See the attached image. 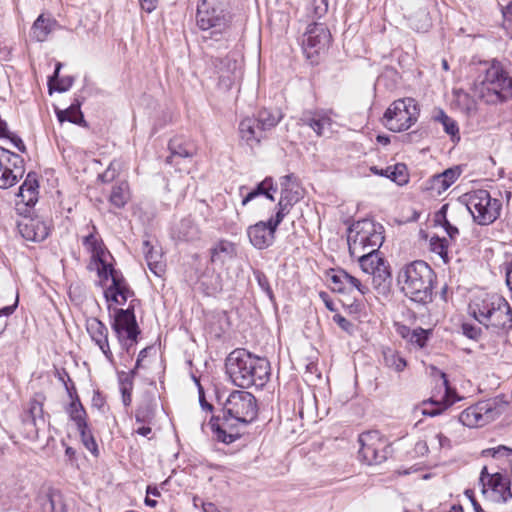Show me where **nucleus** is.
Masks as SVG:
<instances>
[{"instance_id": "a211bd4d", "label": "nucleus", "mask_w": 512, "mask_h": 512, "mask_svg": "<svg viewBox=\"0 0 512 512\" xmlns=\"http://www.w3.org/2000/svg\"><path fill=\"white\" fill-rule=\"evenodd\" d=\"M277 220V215L268 221H259L247 229L250 243L257 249H265L274 242L275 232L282 221Z\"/></svg>"}, {"instance_id": "79ce46f5", "label": "nucleus", "mask_w": 512, "mask_h": 512, "mask_svg": "<svg viewBox=\"0 0 512 512\" xmlns=\"http://www.w3.org/2000/svg\"><path fill=\"white\" fill-rule=\"evenodd\" d=\"M83 245L89 252H91L93 260L100 259L105 256L103 243L93 232L84 237Z\"/></svg>"}, {"instance_id": "cd10ccee", "label": "nucleus", "mask_w": 512, "mask_h": 512, "mask_svg": "<svg viewBox=\"0 0 512 512\" xmlns=\"http://www.w3.org/2000/svg\"><path fill=\"white\" fill-rule=\"evenodd\" d=\"M38 181L35 173H28L19 188L17 196L26 206H34L38 200Z\"/></svg>"}, {"instance_id": "052dcab7", "label": "nucleus", "mask_w": 512, "mask_h": 512, "mask_svg": "<svg viewBox=\"0 0 512 512\" xmlns=\"http://www.w3.org/2000/svg\"><path fill=\"white\" fill-rule=\"evenodd\" d=\"M509 453H512V449L508 448L504 445H500L495 448H489V449H486L483 451L484 455H491L493 457H496L497 455H504V454H509Z\"/></svg>"}, {"instance_id": "69168bd1", "label": "nucleus", "mask_w": 512, "mask_h": 512, "mask_svg": "<svg viewBox=\"0 0 512 512\" xmlns=\"http://www.w3.org/2000/svg\"><path fill=\"white\" fill-rule=\"evenodd\" d=\"M141 8L147 13L155 10L156 6L152 0H140Z\"/></svg>"}, {"instance_id": "f257e3e1", "label": "nucleus", "mask_w": 512, "mask_h": 512, "mask_svg": "<svg viewBox=\"0 0 512 512\" xmlns=\"http://www.w3.org/2000/svg\"><path fill=\"white\" fill-rule=\"evenodd\" d=\"M258 413L255 396L243 390L231 392L223 407V417L212 418L210 425L218 441L230 444L240 438L238 425L251 423Z\"/></svg>"}, {"instance_id": "c85d7f7f", "label": "nucleus", "mask_w": 512, "mask_h": 512, "mask_svg": "<svg viewBox=\"0 0 512 512\" xmlns=\"http://www.w3.org/2000/svg\"><path fill=\"white\" fill-rule=\"evenodd\" d=\"M487 487L497 494L498 500L506 502L508 499L512 498L509 481L499 472L491 474L489 480L486 482V488Z\"/></svg>"}, {"instance_id": "bf43d9fd", "label": "nucleus", "mask_w": 512, "mask_h": 512, "mask_svg": "<svg viewBox=\"0 0 512 512\" xmlns=\"http://www.w3.org/2000/svg\"><path fill=\"white\" fill-rule=\"evenodd\" d=\"M5 138L8 139L12 143V145L21 153H26V146L19 136L10 132Z\"/></svg>"}, {"instance_id": "4468645a", "label": "nucleus", "mask_w": 512, "mask_h": 512, "mask_svg": "<svg viewBox=\"0 0 512 512\" xmlns=\"http://www.w3.org/2000/svg\"><path fill=\"white\" fill-rule=\"evenodd\" d=\"M25 164L23 158L0 146V188L8 189L23 177Z\"/></svg>"}, {"instance_id": "7c9ffc66", "label": "nucleus", "mask_w": 512, "mask_h": 512, "mask_svg": "<svg viewBox=\"0 0 512 512\" xmlns=\"http://www.w3.org/2000/svg\"><path fill=\"white\" fill-rule=\"evenodd\" d=\"M461 175V169L458 166L448 168L440 174L433 176L432 188L438 193L446 191Z\"/></svg>"}, {"instance_id": "dca6fc26", "label": "nucleus", "mask_w": 512, "mask_h": 512, "mask_svg": "<svg viewBox=\"0 0 512 512\" xmlns=\"http://www.w3.org/2000/svg\"><path fill=\"white\" fill-rule=\"evenodd\" d=\"M42 395H36L29 401L28 408L21 415L22 434L25 438L36 440L39 436V430L44 427L46 420L44 417Z\"/></svg>"}, {"instance_id": "aec40b11", "label": "nucleus", "mask_w": 512, "mask_h": 512, "mask_svg": "<svg viewBox=\"0 0 512 512\" xmlns=\"http://www.w3.org/2000/svg\"><path fill=\"white\" fill-rule=\"evenodd\" d=\"M330 287L333 291L339 293H351L357 290L361 295H365L369 289L361 281L347 273L343 269L331 270L329 273Z\"/></svg>"}, {"instance_id": "9b49d317", "label": "nucleus", "mask_w": 512, "mask_h": 512, "mask_svg": "<svg viewBox=\"0 0 512 512\" xmlns=\"http://www.w3.org/2000/svg\"><path fill=\"white\" fill-rule=\"evenodd\" d=\"M507 405L508 402L499 397L478 402L463 410L459 415V421L467 427H481L498 418Z\"/></svg>"}, {"instance_id": "603ef678", "label": "nucleus", "mask_w": 512, "mask_h": 512, "mask_svg": "<svg viewBox=\"0 0 512 512\" xmlns=\"http://www.w3.org/2000/svg\"><path fill=\"white\" fill-rule=\"evenodd\" d=\"M254 275H255V278H256L260 288L265 292V294L269 297L270 300H273V298H274L273 291L270 287V284H269V281H268V278L266 277V275L261 271H255Z\"/></svg>"}, {"instance_id": "a878e982", "label": "nucleus", "mask_w": 512, "mask_h": 512, "mask_svg": "<svg viewBox=\"0 0 512 512\" xmlns=\"http://www.w3.org/2000/svg\"><path fill=\"white\" fill-rule=\"evenodd\" d=\"M239 133L241 139L250 147L259 144L265 136V132L261 129L257 120L251 117H247L240 122Z\"/></svg>"}, {"instance_id": "e2e57ef3", "label": "nucleus", "mask_w": 512, "mask_h": 512, "mask_svg": "<svg viewBox=\"0 0 512 512\" xmlns=\"http://www.w3.org/2000/svg\"><path fill=\"white\" fill-rule=\"evenodd\" d=\"M491 476L490 473H488V470H487V467L484 466L481 470V473H480V478H479V481L482 485V492L485 493L486 492V482L489 480V477Z\"/></svg>"}, {"instance_id": "2eb2a0df", "label": "nucleus", "mask_w": 512, "mask_h": 512, "mask_svg": "<svg viewBox=\"0 0 512 512\" xmlns=\"http://www.w3.org/2000/svg\"><path fill=\"white\" fill-rule=\"evenodd\" d=\"M360 458L368 465L381 464L387 459L389 447L377 431H369L359 436Z\"/></svg>"}, {"instance_id": "2f4dec72", "label": "nucleus", "mask_w": 512, "mask_h": 512, "mask_svg": "<svg viewBox=\"0 0 512 512\" xmlns=\"http://www.w3.org/2000/svg\"><path fill=\"white\" fill-rule=\"evenodd\" d=\"M215 68L219 73V80L226 87H229L234 79V74L237 69V62L229 57L226 58H216L213 61Z\"/></svg>"}, {"instance_id": "6e6552de", "label": "nucleus", "mask_w": 512, "mask_h": 512, "mask_svg": "<svg viewBox=\"0 0 512 512\" xmlns=\"http://www.w3.org/2000/svg\"><path fill=\"white\" fill-rule=\"evenodd\" d=\"M463 199L474 221L479 225H489L500 216L502 203L492 198L487 190L471 191L464 194Z\"/></svg>"}, {"instance_id": "37998d69", "label": "nucleus", "mask_w": 512, "mask_h": 512, "mask_svg": "<svg viewBox=\"0 0 512 512\" xmlns=\"http://www.w3.org/2000/svg\"><path fill=\"white\" fill-rule=\"evenodd\" d=\"M447 209L448 204H445L440 208V210L435 214V222L445 229L447 235L451 240H455L456 237L459 235V230L456 226L452 225L448 221L446 217Z\"/></svg>"}, {"instance_id": "774afa93", "label": "nucleus", "mask_w": 512, "mask_h": 512, "mask_svg": "<svg viewBox=\"0 0 512 512\" xmlns=\"http://www.w3.org/2000/svg\"><path fill=\"white\" fill-rule=\"evenodd\" d=\"M124 406H129L132 401V390L120 389Z\"/></svg>"}, {"instance_id": "473e14b6", "label": "nucleus", "mask_w": 512, "mask_h": 512, "mask_svg": "<svg viewBox=\"0 0 512 512\" xmlns=\"http://www.w3.org/2000/svg\"><path fill=\"white\" fill-rule=\"evenodd\" d=\"M142 252L150 271L156 276H161L164 272V264L161 261L162 254L154 249L149 241L143 242Z\"/></svg>"}, {"instance_id": "c9c22d12", "label": "nucleus", "mask_w": 512, "mask_h": 512, "mask_svg": "<svg viewBox=\"0 0 512 512\" xmlns=\"http://www.w3.org/2000/svg\"><path fill=\"white\" fill-rule=\"evenodd\" d=\"M130 199L128 183L122 181L113 186L109 196V202L116 208H123Z\"/></svg>"}, {"instance_id": "412c9836", "label": "nucleus", "mask_w": 512, "mask_h": 512, "mask_svg": "<svg viewBox=\"0 0 512 512\" xmlns=\"http://www.w3.org/2000/svg\"><path fill=\"white\" fill-rule=\"evenodd\" d=\"M439 375L443 380L445 395L440 401H436L433 398H430L422 402V414L425 416H437L458 400L456 391L449 386V381L446 374L442 371H439Z\"/></svg>"}, {"instance_id": "a18cd8bd", "label": "nucleus", "mask_w": 512, "mask_h": 512, "mask_svg": "<svg viewBox=\"0 0 512 512\" xmlns=\"http://www.w3.org/2000/svg\"><path fill=\"white\" fill-rule=\"evenodd\" d=\"M383 357L385 365L397 372L403 371L407 365L406 360L391 349L385 350Z\"/></svg>"}, {"instance_id": "6e6d98bb", "label": "nucleus", "mask_w": 512, "mask_h": 512, "mask_svg": "<svg viewBox=\"0 0 512 512\" xmlns=\"http://www.w3.org/2000/svg\"><path fill=\"white\" fill-rule=\"evenodd\" d=\"M50 494L53 497V499H55L53 503V512H65V505L63 504L61 493L58 490L50 487Z\"/></svg>"}, {"instance_id": "c03bdc74", "label": "nucleus", "mask_w": 512, "mask_h": 512, "mask_svg": "<svg viewBox=\"0 0 512 512\" xmlns=\"http://www.w3.org/2000/svg\"><path fill=\"white\" fill-rule=\"evenodd\" d=\"M198 237V228L190 218H184L179 225L178 238L183 241H192Z\"/></svg>"}, {"instance_id": "1a4fd4ad", "label": "nucleus", "mask_w": 512, "mask_h": 512, "mask_svg": "<svg viewBox=\"0 0 512 512\" xmlns=\"http://www.w3.org/2000/svg\"><path fill=\"white\" fill-rule=\"evenodd\" d=\"M97 264V273L101 281L111 279V284L105 287L104 297L107 302L117 305H124L129 297L134 296V292L129 287L126 279L119 270H116L112 264L106 262L104 257L94 259Z\"/></svg>"}, {"instance_id": "09e8293b", "label": "nucleus", "mask_w": 512, "mask_h": 512, "mask_svg": "<svg viewBox=\"0 0 512 512\" xmlns=\"http://www.w3.org/2000/svg\"><path fill=\"white\" fill-rule=\"evenodd\" d=\"M80 433L81 441L83 445L94 455L97 454L98 448L94 436L89 428L88 424H85V428H77Z\"/></svg>"}, {"instance_id": "f8f14e48", "label": "nucleus", "mask_w": 512, "mask_h": 512, "mask_svg": "<svg viewBox=\"0 0 512 512\" xmlns=\"http://www.w3.org/2000/svg\"><path fill=\"white\" fill-rule=\"evenodd\" d=\"M119 343L127 353H131V349L137 343L140 334V328L137 324L134 308L129 306L127 309H116L112 323Z\"/></svg>"}, {"instance_id": "bb28decb", "label": "nucleus", "mask_w": 512, "mask_h": 512, "mask_svg": "<svg viewBox=\"0 0 512 512\" xmlns=\"http://www.w3.org/2000/svg\"><path fill=\"white\" fill-rule=\"evenodd\" d=\"M66 390L72 400L67 409L69 417L72 421L75 422L77 428H85V424H88L87 413L76 394V388L74 384H72V386H66Z\"/></svg>"}, {"instance_id": "338daca9", "label": "nucleus", "mask_w": 512, "mask_h": 512, "mask_svg": "<svg viewBox=\"0 0 512 512\" xmlns=\"http://www.w3.org/2000/svg\"><path fill=\"white\" fill-rule=\"evenodd\" d=\"M135 432L143 437H148L151 434L152 429L148 424H141V426L138 427Z\"/></svg>"}, {"instance_id": "423d86ee", "label": "nucleus", "mask_w": 512, "mask_h": 512, "mask_svg": "<svg viewBox=\"0 0 512 512\" xmlns=\"http://www.w3.org/2000/svg\"><path fill=\"white\" fill-rule=\"evenodd\" d=\"M383 241L384 227L372 219L358 220L348 229L347 242L350 255L378 251Z\"/></svg>"}, {"instance_id": "58836bf2", "label": "nucleus", "mask_w": 512, "mask_h": 512, "mask_svg": "<svg viewBox=\"0 0 512 512\" xmlns=\"http://www.w3.org/2000/svg\"><path fill=\"white\" fill-rule=\"evenodd\" d=\"M80 105V102L77 101V103L71 104L67 109L57 111L58 120L60 122L69 121L79 125L84 124L85 120Z\"/></svg>"}, {"instance_id": "b1692460", "label": "nucleus", "mask_w": 512, "mask_h": 512, "mask_svg": "<svg viewBox=\"0 0 512 512\" xmlns=\"http://www.w3.org/2000/svg\"><path fill=\"white\" fill-rule=\"evenodd\" d=\"M86 329L91 339L100 348L106 358L111 359L112 352L108 342V329L105 324L99 319L92 317L87 319Z\"/></svg>"}, {"instance_id": "3c124183", "label": "nucleus", "mask_w": 512, "mask_h": 512, "mask_svg": "<svg viewBox=\"0 0 512 512\" xmlns=\"http://www.w3.org/2000/svg\"><path fill=\"white\" fill-rule=\"evenodd\" d=\"M37 501L42 508V512H53L54 511L53 503H54L55 499H53V497L50 494V487L42 490L39 493V495L37 497Z\"/></svg>"}, {"instance_id": "f704fd0d", "label": "nucleus", "mask_w": 512, "mask_h": 512, "mask_svg": "<svg viewBox=\"0 0 512 512\" xmlns=\"http://www.w3.org/2000/svg\"><path fill=\"white\" fill-rule=\"evenodd\" d=\"M370 170L375 175L387 177L398 185L407 182L406 166L404 164L398 163L394 166H388L385 169H378L376 166H373Z\"/></svg>"}, {"instance_id": "13d9d810", "label": "nucleus", "mask_w": 512, "mask_h": 512, "mask_svg": "<svg viewBox=\"0 0 512 512\" xmlns=\"http://www.w3.org/2000/svg\"><path fill=\"white\" fill-rule=\"evenodd\" d=\"M333 321L344 331L351 333L353 330V324L340 314L333 316Z\"/></svg>"}, {"instance_id": "49530a36", "label": "nucleus", "mask_w": 512, "mask_h": 512, "mask_svg": "<svg viewBox=\"0 0 512 512\" xmlns=\"http://www.w3.org/2000/svg\"><path fill=\"white\" fill-rule=\"evenodd\" d=\"M430 250L443 260L445 264H447L450 260L448 256V242L445 238H440L438 236H433L429 241Z\"/></svg>"}, {"instance_id": "5701e85b", "label": "nucleus", "mask_w": 512, "mask_h": 512, "mask_svg": "<svg viewBox=\"0 0 512 512\" xmlns=\"http://www.w3.org/2000/svg\"><path fill=\"white\" fill-rule=\"evenodd\" d=\"M21 236L33 242H40L49 235L48 225L39 218H24L18 223Z\"/></svg>"}, {"instance_id": "5fc2aeb1", "label": "nucleus", "mask_w": 512, "mask_h": 512, "mask_svg": "<svg viewBox=\"0 0 512 512\" xmlns=\"http://www.w3.org/2000/svg\"><path fill=\"white\" fill-rule=\"evenodd\" d=\"M463 334L469 339L477 340L481 335V329L469 323L462 325Z\"/></svg>"}, {"instance_id": "6ab92c4d", "label": "nucleus", "mask_w": 512, "mask_h": 512, "mask_svg": "<svg viewBox=\"0 0 512 512\" xmlns=\"http://www.w3.org/2000/svg\"><path fill=\"white\" fill-rule=\"evenodd\" d=\"M331 34L328 28L322 23H313L307 27L303 35V48L308 57L324 51L330 43Z\"/></svg>"}, {"instance_id": "a19ab883", "label": "nucleus", "mask_w": 512, "mask_h": 512, "mask_svg": "<svg viewBox=\"0 0 512 512\" xmlns=\"http://www.w3.org/2000/svg\"><path fill=\"white\" fill-rule=\"evenodd\" d=\"M267 190H273L274 192L277 191L276 186H274L273 179L270 177L265 178L263 181L257 184V186L247 193L246 196L242 199V205L246 206L250 201L255 199L258 196L265 195Z\"/></svg>"}, {"instance_id": "4c0bfd02", "label": "nucleus", "mask_w": 512, "mask_h": 512, "mask_svg": "<svg viewBox=\"0 0 512 512\" xmlns=\"http://www.w3.org/2000/svg\"><path fill=\"white\" fill-rule=\"evenodd\" d=\"M434 119L442 124L444 131L451 137L453 142L460 140L457 122L448 116L442 109L438 110Z\"/></svg>"}, {"instance_id": "8fccbe9b", "label": "nucleus", "mask_w": 512, "mask_h": 512, "mask_svg": "<svg viewBox=\"0 0 512 512\" xmlns=\"http://www.w3.org/2000/svg\"><path fill=\"white\" fill-rule=\"evenodd\" d=\"M407 337L412 344L418 346L419 348H423L428 340L429 330L416 328L409 332Z\"/></svg>"}, {"instance_id": "9d476101", "label": "nucleus", "mask_w": 512, "mask_h": 512, "mask_svg": "<svg viewBox=\"0 0 512 512\" xmlns=\"http://www.w3.org/2000/svg\"><path fill=\"white\" fill-rule=\"evenodd\" d=\"M419 109L413 98L394 101L384 113V125L390 131L402 132L409 129L418 119Z\"/></svg>"}, {"instance_id": "39448f33", "label": "nucleus", "mask_w": 512, "mask_h": 512, "mask_svg": "<svg viewBox=\"0 0 512 512\" xmlns=\"http://www.w3.org/2000/svg\"><path fill=\"white\" fill-rule=\"evenodd\" d=\"M475 91L488 104L503 103L512 97V77L502 62L493 59L478 75Z\"/></svg>"}, {"instance_id": "864d4df0", "label": "nucleus", "mask_w": 512, "mask_h": 512, "mask_svg": "<svg viewBox=\"0 0 512 512\" xmlns=\"http://www.w3.org/2000/svg\"><path fill=\"white\" fill-rule=\"evenodd\" d=\"M117 175L118 171L114 166V162H111L107 169L102 174H99L98 179L103 183H110Z\"/></svg>"}, {"instance_id": "393cba45", "label": "nucleus", "mask_w": 512, "mask_h": 512, "mask_svg": "<svg viewBox=\"0 0 512 512\" xmlns=\"http://www.w3.org/2000/svg\"><path fill=\"white\" fill-rule=\"evenodd\" d=\"M170 156L166 158L168 164H179L178 159L191 158L196 154V146L190 141L176 137L169 142Z\"/></svg>"}, {"instance_id": "de8ad7c7", "label": "nucleus", "mask_w": 512, "mask_h": 512, "mask_svg": "<svg viewBox=\"0 0 512 512\" xmlns=\"http://www.w3.org/2000/svg\"><path fill=\"white\" fill-rule=\"evenodd\" d=\"M308 11L314 19H322L329 11V0H310Z\"/></svg>"}, {"instance_id": "20e7f679", "label": "nucleus", "mask_w": 512, "mask_h": 512, "mask_svg": "<svg viewBox=\"0 0 512 512\" xmlns=\"http://www.w3.org/2000/svg\"><path fill=\"white\" fill-rule=\"evenodd\" d=\"M469 312L486 328H512V309L507 300L497 293H481L474 296L469 304Z\"/></svg>"}, {"instance_id": "e433bc0d", "label": "nucleus", "mask_w": 512, "mask_h": 512, "mask_svg": "<svg viewBox=\"0 0 512 512\" xmlns=\"http://www.w3.org/2000/svg\"><path fill=\"white\" fill-rule=\"evenodd\" d=\"M281 118L282 115L278 110L272 111L269 109H262L258 112L257 117L254 119L257 120L261 129L266 132L275 127Z\"/></svg>"}, {"instance_id": "72a5a7b5", "label": "nucleus", "mask_w": 512, "mask_h": 512, "mask_svg": "<svg viewBox=\"0 0 512 512\" xmlns=\"http://www.w3.org/2000/svg\"><path fill=\"white\" fill-rule=\"evenodd\" d=\"M236 256L235 244L228 240H220L211 248V261L224 263Z\"/></svg>"}, {"instance_id": "7ed1b4c3", "label": "nucleus", "mask_w": 512, "mask_h": 512, "mask_svg": "<svg viewBox=\"0 0 512 512\" xmlns=\"http://www.w3.org/2000/svg\"><path fill=\"white\" fill-rule=\"evenodd\" d=\"M435 273L422 260L403 266L398 273V284L404 295L411 301L427 304L432 301Z\"/></svg>"}, {"instance_id": "680f3d73", "label": "nucleus", "mask_w": 512, "mask_h": 512, "mask_svg": "<svg viewBox=\"0 0 512 512\" xmlns=\"http://www.w3.org/2000/svg\"><path fill=\"white\" fill-rule=\"evenodd\" d=\"M72 83H73V79L70 77L61 78L58 80V83H57V86L55 87V89L59 92H65L72 86Z\"/></svg>"}, {"instance_id": "4be33fe9", "label": "nucleus", "mask_w": 512, "mask_h": 512, "mask_svg": "<svg viewBox=\"0 0 512 512\" xmlns=\"http://www.w3.org/2000/svg\"><path fill=\"white\" fill-rule=\"evenodd\" d=\"M331 114L330 110H307L302 113L299 121L310 127L317 136H323L333 123Z\"/></svg>"}, {"instance_id": "0eeeda50", "label": "nucleus", "mask_w": 512, "mask_h": 512, "mask_svg": "<svg viewBox=\"0 0 512 512\" xmlns=\"http://www.w3.org/2000/svg\"><path fill=\"white\" fill-rule=\"evenodd\" d=\"M196 23L202 31H211L210 36H203L204 40L219 41L229 25V17L223 3L215 0H201L197 5Z\"/></svg>"}, {"instance_id": "f03ea898", "label": "nucleus", "mask_w": 512, "mask_h": 512, "mask_svg": "<svg viewBox=\"0 0 512 512\" xmlns=\"http://www.w3.org/2000/svg\"><path fill=\"white\" fill-rule=\"evenodd\" d=\"M225 369L231 382L241 388H262L270 376L269 361L245 349L232 351L225 360Z\"/></svg>"}, {"instance_id": "c756f323", "label": "nucleus", "mask_w": 512, "mask_h": 512, "mask_svg": "<svg viewBox=\"0 0 512 512\" xmlns=\"http://www.w3.org/2000/svg\"><path fill=\"white\" fill-rule=\"evenodd\" d=\"M56 25L57 22L54 19L51 17H45L43 14H41L32 25L31 37L38 42H43L55 29Z\"/></svg>"}, {"instance_id": "f3484780", "label": "nucleus", "mask_w": 512, "mask_h": 512, "mask_svg": "<svg viewBox=\"0 0 512 512\" xmlns=\"http://www.w3.org/2000/svg\"><path fill=\"white\" fill-rule=\"evenodd\" d=\"M281 195L277 204V220L283 221L285 216L290 212L293 205H295L301 198L299 192V185L293 174H287L280 178Z\"/></svg>"}, {"instance_id": "4d7b16f0", "label": "nucleus", "mask_w": 512, "mask_h": 512, "mask_svg": "<svg viewBox=\"0 0 512 512\" xmlns=\"http://www.w3.org/2000/svg\"><path fill=\"white\" fill-rule=\"evenodd\" d=\"M118 379L120 389L133 390V378H131V374H126L124 371L119 372Z\"/></svg>"}, {"instance_id": "0e129e2a", "label": "nucleus", "mask_w": 512, "mask_h": 512, "mask_svg": "<svg viewBox=\"0 0 512 512\" xmlns=\"http://www.w3.org/2000/svg\"><path fill=\"white\" fill-rule=\"evenodd\" d=\"M151 349H152V347H146L139 352L137 360H136V369H140L143 367L142 362L147 357L148 351H150Z\"/></svg>"}, {"instance_id": "ea45409f", "label": "nucleus", "mask_w": 512, "mask_h": 512, "mask_svg": "<svg viewBox=\"0 0 512 512\" xmlns=\"http://www.w3.org/2000/svg\"><path fill=\"white\" fill-rule=\"evenodd\" d=\"M154 418L155 404L150 400L143 402L135 411L136 423L150 425Z\"/></svg>"}, {"instance_id": "ddd939ff", "label": "nucleus", "mask_w": 512, "mask_h": 512, "mask_svg": "<svg viewBox=\"0 0 512 512\" xmlns=\"http://www.w3.org/2000/svg\"><path fill=\"white\" fill-rule=\"evenodd\" d=\"M350 256L358 260L363 272L372 276L376 288L386 289L389 286L391 280L389 266L379 256L378 251H366Z\"/></svg>"}]
</instances>
